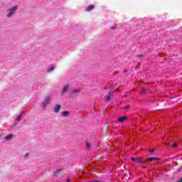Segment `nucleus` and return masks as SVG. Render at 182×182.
Masks as SVG:
<instances>
[{"label":"nucleus","instance_id":"f257e3e1","mask_svg":"<svg viewBox=\"0 0 182 182\" xmlns=\"http://www.w3.org/2000/svg\"><path fill=\"white\" fill-rule=\"evenodd\" d=\"M17 6H15L14 7H12L11 9H10L9 10V14H7V18H11V16H12V15H14V14H15V12H16V9H17Z\"/></svg>","mask_w":182,"mask_h":182},{"label":"nucleus","instance_id":"f03ea898","mask_svg":"<svg viewBox=\"0 0 182 182\" xmlns=\"http://www.w3.org/2000/svg\"><path fill=\"white\" fill-rule=\"evenodd\" d=\"M132 161L139 163V164H143L144 163V161H143L140 157L132 158Z\"/></svg>","mask_w":182,"mask_h":182},{"label":"nucleus","instance_id":"7ed1b4c3","mask_svg":"<svg viewBox=\"0 0 182 182\" xmlns=\"http://www.w3.org/2000/svg\"><path fill=\"white\" fill-rule=\"evenodd\" d=\"M114 96L112 92H108L105 97V102H109L111 99H113Z\"/></svg>","mask_w":182,"mask_h":182},{"label":"nucleus","instance_id":"20e7f679","mask_svg":"<svg viewBox=\"0 0 182 182\" xmlns=\"http://www.w3.org/2000/svg\"><path fill=\"white\" fill-rule=\"evenodd\" d=\"M50 102V97H47L46 100H44L43 102V107H45L46 106H48V105H49Z\"/></svg>","mask_w":182,"mask_h":182},{"label":"nucleus","instance_id":"39448f33","mask_svg":"<svg viewBox=\"0 0 182 182\" xmlns=\"http://www.w3.org/2000/svg\"><path fill=\"white\" fill-rule=\"evenodd\" d=\"M154 160L156 161H159V160H160V158L151 157V158L145 159V161L146 162H147V161H154Z\"/></svg>","mask_w":182,"mask_h":182},{"label":"nucleus","instance_id":"423d86ee","mask_svg":"<svg viewBox=\"0 0 182 182\" xmlns=\"http://www.w3.org/2000/svg\"><path fill=\"white\" fill-rule=\"evenodd\" d=\"M63 171V169H57L55 171H54L53 173V176H55V177L59 176L60 174V173H62Z\"/></svg>","mask_w":182,"mask_h":182},{"label":"nucleus","instance_id":"0eeeda50","mask_svg":"<svg viewBox=\"0 0 182 182\" xmlns=\"http://www.w3.org/2000/svg\"><path fill=\"white\" fill-rule=\"evenodd\" d=\"M93 9H95V6L90 4V5H89V6H87V8L85 9V11H86L87 12H90V11H93Z\"/></svg>","mask_w":182,"mask_h":182},{"label":"nucleus","instance_id":"6e6552de","mask_svg":"<svg viewBox=\"0 0 182 182\" xmlns=\"http://www.w3.org/2000/svg\"><path fill=\"white\" fill-rule=\"evenodd\" d=\"M126 120H127V117L126 116L121 117L120 118L118 119V122L119 123H123V122H126Z\"/></svg>","mask_w":182,"mask_h":182},{"label":"nucleus","instance_id":"1a4fd4ad","mask_svg":"<svg viewBox=\"0 0 182 182\" xmlns=\"http://www.w3.org/2000/svg\"><path fill=\"white\" fill-rule=\"evenodd\" d=\"M60 105H58L54 107V112L55 113H59V112L60 111Z\"/></svg>","mask_w":182,"mask_h":182},{"label":"nucleus","instance_id":"9d476101","mask_svg":"<svg viewBox=\"0 0 182 182\" xmlns=\"http://www.w3.org/2000/svg\"><path fill=\"white\" fill-rule=\"evenodd\" d=\"M21 118H22V113L17 117V118L16 119V122H15L14 124H19V122L21 121Z\"/></svg>","mask_w":182,"mask_h":182},{"label":"nucleus","instance_id":"9b49d317","mask_svg":"<svg viewBox=\"0 0 182 182\" xmlns=\"http://www.w3.org/2000/svg\"><path fill=\"white\" fill-rule=\"evenodd\" d=\"M68 89H69V85H67L63 87L62 95H65V93L68 92Z\"/></svg>","mask_w":182,"mask_h":182},{"label":"nucleus","instance_id":"f8f14e48","mask_svg":"<svg viewBox=\"0 0 182 182\" xmlns=\"http://www.w3.org/2000/svg\"><path fill=\"white\" fill-rule=\"evenodd\" d=\"M62 116L63 117H68V116H69V112H68V111H63L62 112Z\"/></svg>","mask_w":182,"mask_h":182},{"label":"nucleus","instance_id":"ddd939ff","mask_svg":"<svg viewBox=\"0 0 182 182\" xmlns=\"http://www.w3.org/2000/svg\"><path fill=\"white\" fill-rule=\"evenodd\" d=\"M86 148L87 149V150H90V149H92V143L86 142Z\"/></svg>","mask_w":182,"mask_h":182},{"label":"nucleus","instance_id":"4468645a","mask_svg":"<svg viewBox=\"0 0 182 182\" xmlns=\"http://www.w3.org/2000/svg\"><path fill=\"white\" fill-rule=\"evenodd\" d=\"M5 140H6V141H9L10 140H12V134L7 135V137L5 138Z\"/></svg>","mask_w":182,"mask_h":182},{"label":"nucleus","instance_id":"2eb2a0df","mask_svg":"<svg viewBox=\"0 0 182 182\" xmlns=\"http://www.w3.org/2000/svg\"><path fill=\"white\" fill-rule=\"evenodd\" d=\"M53 69H54L53 65H51L48 68V72H52V70H53Z\"/></svg>","mask_w":182,"mask_h":182},{"label":"nucleus","instance_id":"dca6fc26","mask_svg":"<svg viewBox=\"0 0 182 182\" xmlns=\"http://www.w3.org/2000/svg\"><path fill=\"white\" fill-rule=\"evenodd\" d=\"M147 92H149V90H147L146 88L142 89L141 93H147Z\"/></svg>","mask_w":182,"mask_h":182},{"label":"nucleus","instance_id":"f3484780","mask_svg":"<svg viewBox=\"0 0 182 182\" xmlns=\"http://www.w3.org/2000/svg\"><path fill=\"white\" fill-rule=\"evenodd\" d=\"M125 110H129L130 109V105H127L124 107Z\"/></svg>","mask_w":182,"mask_h":182},{"label":"nucleus","instance_id":"a211bd4d","mask_svg":"<svg viewBox=\"0 0 182 182\" xmlns=\"http://www.w3.org/2000/svg\"><path fill=\"white\" fill-rule=\"evenodd\" d=\"M173 147L176 149V147H178V144L177 143H175L173 144Z\"/></svg>","mask_w":182,"mask_h":182},{"label":"nucleus","instance_id":"6ab92c4d","mask_svg":"<svg viewBox=\"0 0 182 182\" xmlns=\"http://www.w3.org/2000/svg\"><path fill=\"white\" fill-rule=\"evenodd\" d=\"M73 93H79V90H73Z\"/></svg>","mask_w":182,"mask_h":182},{"label":"nucleus","instance_id":"aec40b11","mask_svg":"<svg viewBox=\"0 0 182 182\" xmlns=\"http://www.w3.org/2000/svg\"><path fill=\"white\" fill-rule=\"evenodd\" d=\"M149 153H154V149H150Z\"/></svg>","mask_w":182,"mask_h":182},{"label":"nucleus","instance_id":"412c9836","mask_svg":"<svg viewBox=\"0 0 182 182\" xmlns=\"http://www.w3.org/2000/svg\"><path fill=\"white\" fill-rule=\"evenodd\" d=\"M117 27H116V26H114V27H111V29L112 30H114V29H116Z\"/></svg>","mask_w":182,"mask_h":182},{"label":"nucleus","instance_id":"4be33fe9","mask_svg":"<svg viewBox=\"0 0 182 182\" xmlns=\"http://www.w3.org/2000/svg\"><path fill=\"white\" fill-rule=\"evenodd\" d=\"M65 182H70V178H68Z\"/></svg>","mask_w":182,"mask_h":182},{"label":"nucleus","instance_id":"5701e85b","mask_svg":"<svg viewBox=\"0 0 182 182\" xmlns=\"http://www.w3.org/2000/svg\"><path fill=\"white\" fill-rule=\"evenodd\" d=\"M91 182H100V181L97 180V181H92Z\"/></svg>","mask_w":182,"mask_h":182},{"label":"nucleus","instance_id":"b1692460","mask_svg":"<svg viewBox=\"0 0 182 182\" xmlns=\"http://www.w3.org/2000/svg\"><path fill=\"white\" fill-rule=\"evenodd\" d=\"M178 182H182V178Z\"/></svg>","mask_w":182,"mask_h":182},{"label":"nucleus","instance_id":"393cba45","mask_svg":"<svg viewBox=\"0 0 182 182\" xmlns=\"http://www.w3.org/2000/svg\"><path fill=\"white\" fill-rule=\"evenodd\" d=\"M25 156H26V157H28V156H29V154H26Z\"/></svg>","mask_w":182,"mask_h":182},{"label":"nucleus","instance_id":"a878e982","mask_svg":"<svg viewBox=\"0 0 182 182\" xmlns=\"http://www.w3.org/2000/svg\"><path fill=\"white\" fill-rule=\"evenodd\" d=\"M166 146H170V144H166Z\"/></svg>","mask_w":182,"mask_h":182}]
</instances>
